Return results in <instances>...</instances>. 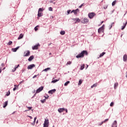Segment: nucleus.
<instances>
[{
  "mask_svg": "<svg viewBox=\"0 0 127 127\" xmlns=\"http://www.w3.org/2000/svg\"><path fill=\"white\" fill-rule=\"evenodd\" d=\"M43 86H41L40 87H39L36 91V94H38V93H40V92H41V91L43 90Z\"/></svg>",
  "mask_w": 127,
  "mask_h": 127,
  "instance_id": "obj_5",
  "label": "nucleus"
},
{
  "mask_svg": "<svg viewBox=\"0 0 127 127\" xmlns=\"http://www.w3.org/2000/svg\"><path fill=\"white\" fill-rule=\"evenodd\" d=\"M43 9H42V8H40L39 9L38 12H41V11H43Z\"/></svg>",
  "mask_w": 127,
  "mask_h": 127,
  "instance_id": "obj_38",
  "label": "nucleus"
},
{
  "mask_svg": "<svg viewBox=\"0 0 127 127\" xmlns=\"http://www.w3.org/2000/svg\"><path fill=\"white\" fill-rule=\"evenodd\" d=\"M71 11V10H67V13L68 14H69V13H70V12Z\"/></svg>",
  "mask_w": 127,
  "mask_h": 127,
  "instance_id": "obj_45",
  "label": "nucleus"
},
{
  "mask_svg": "<svg viewBox=\"0 0 127 127\" xmlns=\"http://www.w3.org/2000/svg\"><path fill=\"white\" fill-rule=\"evenodd\" d=\"M29 117V118H30V119H32V117H31V116H28Z\"/></svg>",
  "mask_w": 127,
  "mask_h": 127,
  "instance_id": "obj_50",
  "label": "nucleus"
},
{
  "mask_svg": "<svg viewBox=\"0 0 127 127\" xmlns=\"http://www.w3.org/2000/svg\"><path fill=\"white\" fill-rule=\"evenodd\" d=\"M23 82V80L20 81V82H19V84H22Z\"/></svg>",
  "mask_w": 127,
  "mask_h": 127,
  "instance_id": "obj_47",
  "label": "nucleus"
},
{
  "mask_svg": "<svg viewBox=\"0 0 127 127\" xmlns=\"http://www.w3.org/2000/svg\"><path fill=\"white\" fill-rule=\"evenodd\" d=\"M58 112L59 113H62L63 112H64V111H65V109L64 108H60L58 109Z\"/></svg>",
  "mask_w": 127,
  "mask_h": 127,
  "instance_id": "obj_12",
  "label": "nucleus"
},
{
  "mask_svg": "<svg viewBox=\"0 0 127 127\" xmlns=\"http://www.w3.org/2000/svg\"><path fill=\"white\" fill-rule=\"evenodd\" d=\"M41 103H44V100H41Z\"/></svg>",
  "mask_w": 127,
  "mask_h": 127,
  "instance_id": "obj_48",
  "label": "nucleus"
},
{
  "mask_svg": "<svg viewBox=\"0 0 127 127\" xmlns=\"http://www.w3.org/2000/svg\"><path fill=\"white\" fill-rule=\"evenodd\" d=\"M36 77H37V75H35L33 77V79H34V78H36Z\"/></svg>",
  "mask_w": 127,
  "mask_h": 127,
  "instance_id": "obj_43",
  "label": "nucleus"
},
{
  "mask_svg": "<svg viewBox=\"0 0 127 127\" xmlns=\"http://www.w3.org/2000/svg\"><path fill=\"white\" fill-rule=\"evenodd\" d=\"M34 59V56H31V57H29V58L28 59V61H32Z\"/></svg>",
  "mask_w": 127,
  "mask_h": 127,
  "instance_id": "obj_14",
  "label": "nucleus"
},
{
  "mask_svg": "<svg viewBox=\"0 0 127 127\" xmlns=\"http://www.w3.org/2000/svg\"><path fill=\"white\" fill-rule=\"evenodd\" d=\"M49 10H50V11H53V9L51 7H49Z\"/></svg>",
  "mask_w": 127,
  "mask_h": 127,
  "instance_id": "obj_37",
  "label": "nucleus"
},
{
  "mask_svg": "<svg viewBox=\"0 0 127 127\" xmlns=\"http://www.w3.org/2000/svg\"><path fill=\"white\" fill-rule=\"evenodd\" d=\"M97 85L98 84L97 83H95L91 86V88H95V87H97Z\"/></svg>",
  "mask_w": 127,
  "mask_h": 127,
  "instance_id": "obj_28",
  "label": "nucleus"
},
{
  "mask_svg": "<svg viewBox=\"0 0 127 127\" xmlns=\"http://www.w3.org/2000/svg\"><path fill=\"white\" fill-rule=\"evenodd\" d=\"M9 95H10V92H9V93H7L6 94V96H9Z\"/></svg>",
  "mask_w": 127,
  "mask_h": 127,
  "instance_id": "obj_42",
  "label": "nucleus"
},
{
  "mask_svg": "<svg viewBox=\"0 0 127 127\" xmlns=\"http://www.w3.org/2000/svg\"><path fill=\"white\" fill-rule=\"evenodd\" d=\"M96 15V14L94 12L89 13H88V17L89 18L92 19L93 17H94Z\"/></svg>",
  "mask_w": 127,
  "mask_h": 127,
  "instance_id": "obj_4",
  "label": "nucleus"
},
{
  "mask_svg": "<svg viewBox=\"0 0 127 127\" xmlns=\"http://www.w3.org/2000/svg\"><path fill=\"white\" fill-rule=\"evenodd\" d=\"M88 22H89V19H88V18H84L83 19V23L87 24V23H88Z\"/></svg>",
  "mask_w": 127,
  "mask_h": 127,
  "instance_id": "obj_9",
  "label": "nucleus"
},
{
  "mask_svg": "<svg viewBox=\"0 0 127 127\" xmlns=\"http://www.w3.org/2000/svg\"><path fill=\"white\" fill-rule=\"evenodd\" d=\"M38 27H39V26L37 25L34 28L35 31H37L38 30Z\"/></svg>",
  "mask_w": 127,
  "mask_h": 127,
  "instance_id": "obj_23",
  "label": "nucleus"
},
{
  "mask_svg": "<svg viewBox=\"0 0 127 127\" xmlns=\"http://www.w3.org/2000/svg\"><path fill=\"white\" fill-rule=\"evenodd\" d=\"M11 44H12V42L11 41H9L8 43V45H11Z\"/></svg>",
  "mask_w": 127,
  "mask_h": 127,
  "instance_id": "obj_39",
  "label": "nucleus"
},
{
  "mask_svg": "<svg viewBox=\"0 0 127 127\" xmlns=\"http://www.w3.org/2000/svg\"><path fill=\"white\" fill-rule=\"evenodd\" d=\"M85 68V64H82V65L80 67V70H83Z\"/></svg>",
  "mask_w": 127,
  "mask_h": 127,
  "instance_id": "obj_26",
  "label": "nucleus"
},
{
  "mask_svg": "<svg viewBox=\"0 0 127 127\" xmlns=\"http://www.w3.org/2000/svg\"><path fill=\"white\" fill-rule=\"evenodd\" d=\"M23 37V34H20L19 37H18V40H19V39H21Z\"/></svg>",
  "mask_w": 127,
  "mask_h": 127,
  "instance_id": "obj_19",
  "label": "nucleus"
},
{
  "mask_svg": "<svg viewBox=\"0 0 127 127\" xmlns=\"http://www.w3.org/2000/svg\"><path fill=\"white\" fill-rule=\"evenodd\" d=\"M39 46H40V45H39V44L35 45L34 47H32L33 50H37V49H38Z\"/></svg>",
  "mask_w": 127,
  "mask_h": 127,
  "instance_id": "obj_7",
  "label": "nucleus"
},
{
  "mask_svg": "<svg viewBox=\"0 0 127 127\" xmlns=\"http://www.w3.org/2000/svg\"><path fill=\"white\" fill-rule=\"evenodd\" d=\"M19 48V47H17L16 48H13L12 49V51H13V52H16V51L18 50Z\"/></svg>",
  "mask_w": 127,
  "mask_h": 127,
  "instance_id": "obj_11",
  "label": "nucleus"
},
{
  "mask_svg": "<svg viewBox=\"0 0 127 127\" xmlns=\"http://www.w3.org/2000/svg\"><path fill=\"white\" fill-rule=\"evenodd\" d=\"M82 82H83V81H82V80H81V79L79 80V82H78V85L80 86L82 84Z\"/></svg>",
  "mask_w": 127,
  "mask_h": 127,
  "instance_id": "obj_31",
  "label": "nucleus"
},
{
  "mask_svg": "<svg viewBox=\"0 0 127 127\" xmlns=\"http://www.w3.org/2000/svg\"><path fill=\"white\" fill-rule=\"evenodd\" d=\"M73 20L74 21H76L75 23H76V22H80V21H81V20H80L79 18H76L75 19H73Z\"/></svg>",
  "mask_w": 127,
  "mask_h": 127,
  "instance_id": "obj_15",
  "label": "nucleus"
},
{
  "mask_svg": "<svg viewBox=\"0 0 127 127\" xmlns=\"http://www.w3.org/2000/svg\"><path fill=\"white\" fill-rule=\"evenodd\" d=\"M119 84L118 83V82H116L114 84V88L116 89V88L117 87V86H118Z\"/></svg>",
  "mask_w": 127,
  "mask_h": 127,
  "instance_id": "obj_27",
  "label": "nucleus"
},
{
  "mask_svg": "<svg viewBox=\"0 0 127 127\" xmlns=\"http://www.w3.org/2000/svg\"><path fill=\"white\" fill-rule=\"evenodd\" d=\"M104 54H106V53H105V52H103L102 53H101V54L100 55L99 57H103V56Z\"/></svg>",
  "mask_w": 127,
  "mask_h": 127,
  "instance_id": "obj_30",
  "label": "nucleus"
},
{
  "mask_svg": "<svg viewBox=\"0 0 127 127\" xmlns=\"http://www.w3.org/2000/svg\"><path fill=\"white\" fill-rule=\"evenodd\" d=\"M14 87H17L16 85H14Z\"/></svg>",
  "mask_w": 127,
  "mask_h": 127,
  "instance_id": "obj_54",
  "label": "nucleus"
},
{
  "mask_svg": "<svg viewBox=\"0 0 127 127\" xmlns=\"http://www.w3.org/2000/svg\"><path fill=\"white\" fill-rule=\"evenodd\" d=\"M70 64H72V62L71 61H68L66 63V65H70Z\"/></svg>",
  "mask_w": 127,
  "mask_h": 127,
  "instance_id": "obj_33",
  "label": "nucleus"
},
{
  "mask_svg": "<svg viewBox=\"0 0 127 127\" xmlns=\"http://www.w3.org/2000/svg\"><path fill=\"white\" fill-rule=\"evenodd\" d=\"M117 127V121H115L114 122V123L112 125V127Z\"/></svg>",
  "mask_w": 127,
  "mask_h": 127,
  "instance_id": "obj_16",
  "label": "nucleus"
},
{
  "mask_svg": "<svg viewBox=\"0 0 127 127\" xmlns=\"http://www.w3.org/2000/svg\"><path fill=\"white\" fill-rule=\"evenodd\" d=\"M1 68H0V73H1Z\"/></svg>",
  "mask_w": 127,
  "mask_h": 127,
  "instance_id": "obj_51",
  "label": "nucleus"
},
{
  "mask_svg": "<svg viewBox=\"0 0 127 127\" xmlns=\"http://www.w3.org/2000/svg\"><path fill=\"white\" fill-rule=\"evenodd\" d=\"M85 55H88V51H83L81 53L76 56V58H83Z\"/></svg>",
  "mask_w": 127,
  "mask_h": 127,
  "instance_id": "obj_1",
  "label": "nucleus"
},
{
  "mask_svg": "<svg viewBox=\"0 0 127 127\" xmlns=\"http://www.w3.org/2000/svg\"><path fill=\"white\" fill-rule=\"evenodd\" d=\"M52 54L51 53H49V55H51Z\"/></svg>",
  "mask_w": 127,
  "mask_h": 127,
  "instance_id": "obj_52",
  "label": "nucleus"
},
{
  "mask_svg": "<svg viewBox=\"0 0 127 127\" xmlns=\"http://www.w3.org/2000/svg\"><path fill=\"white\" fill-rule=\"evenodd\" d=\"M27 109H28V110H26L25 112H27L28 111H30V110H31V109H32V107H27Z\"/></svg>",
  "mask_w": 127,
  "mask_h": 127,
  "instance_id": "obj_25",
  "label": "nucleus"
},
{
  "mask_svg": "<svg viewBox=\"0 0 127 127\" xmlns=\"http://www.w3.org/2000/svg\"><path fill=\"white\" fill-rule=\"evenodd\" d=\"M108 121H109L108 119L105 120L103 122H101V124H100V126H102L104 123H106V122H108Z\"/></svg>",
  "mask_w": 127,
  "mask_h": 127,
  "instance_id": "obj_21",
  "label": "nucleus"
},
{
  "mask_svg": "<svg viewBox=\"0 0 127 127\" xmlns=\"http://www.w3.org/2000/svg\"><path fill=\"white\" fill-rule=\"evenodd\" d=\"M56 92V89H52L51 90L49 91V94H53V93H55Z\"/></svg>",
  "mask_w": 127,
  "mask_h": 127,
  "instance_id": "obj_10",
  "label": "nucleus"
},
{
  "mask_svg": "<svg viewBox=\"0 0 127 127\" xmlns=\"http://www.w3.org/2000/svg\"><path fill=\"white\" fill-rule=\"evenodd\" d=\"M70 83V81H67V82H66L65 83H64V86H67L68 85V84H69Z\"/></svg>",
  "mask_w": 127,
  "mask_h": 127,
  "instance_id": "obj_32",
  "label": "nucleus"
},
{
  "mask_svg": "<svg viewBox=\"0 0 127 127\" xmlns=\"http://www.w3.org/2000/svg\"><path fill=\"white\" fill-rule=\"evenodd\" d=\"M37 119V117H35L34 120V123H35V121H36Z\"/></svg>",
  "mask_w": 127,
  "mask_h": 127,
  "instance_id": "obj_44",
  "label": "nucleus"
},
{
  "mask_svg": "<svg viewBox=\"0 0 127 127\" xmlns=\"http://www.w3.org/2000/svg\"><path fill=\"white\" fill-rule=\"evenodd\" d=\"M49 70H50V67H48L44 70L45 72H47Z\"/></svg>",
  "mask_w": 127,
  "mask_h": 127,
  "instance_id": "obj_34",
  "label": "nucleus"
},
{
  "mask_svg": "<svg viewBox=\"0 0 127 127\" xmlns=\"http://www.w3.org/2000/svg\"><path fill=\"white\" fill-rule=\"evenodd\" d=\"M127 21L124 24V25L122 26V30H124V29L126 28V26H127Z\"/></svg>",
  "mask_w": 127,
  "mask_h": 127,
  "instance_id": "obj_17",
  "label": "nucleus"
},
{
  "mask_svg": "<svg viewBox=\"0 0 127 127\" xmlns=\"http://www.w3.org/2000/svg\"><path fill=\"white\" fill-rule=\"evenodd\" d=\"M65 112L66 113H68V110H67V109H65Z\"/></svg>",
  "mask_w": 127,
  "mask_h": 127,
  "instance_id": "obj_49",
  "label": "nucleus"
},
{
  "mask_svg": "<svg viewBox=\"0 0 127 127\" xmlns=\"http://www.w3.org/2000/svg\"><path fill=\"white\" fill-rule=\"evenodd\" d=\"M104 29H105V25H102L99 29H98V33H104Z\"/></svg>",
  "mask_w": 127,
  "mask_h": 127,
  "instance_id": "obj_3",
  "label": "nucleus"
},
{
  "mask_svg": "<svg viewBox=\"0 0 127 127\" xmlns=\"http://www.w3.org/2000/svg\"><path fill=\"white\" fill-rule=\"evenodd\" d=\"M104 8H105V9H106V8H107V6L106 7H104Z\"/></svg>",
  "mask_w": 127,
  "mask_h": 127,
  "instance_id": "obj_56",
  "label": "nucleus"
},
{
  "mask_svg": "<svg viewBox=\"0 0 127 127\" xmlns=\"http://www.w3.org/2000/svg\"><path fill=\"white\" fill-rule=\"evenodd\" d=\"M34 67H35V64H32L28 66L27 69H32V68H34Z\"/></svg>",
  "mask_w": 127,
  "mask_h": 127,
  "instance_id": "obj_8",
  "label": "nucleus"
},
{
  "mask_svg": "<svg viewBox=\"0 0 127 127\" xmlns=\"http://www.w3.org/2000/svg\"><path fill=\"white\" fill-rule=\"evenodd\" d=\"M49 126V120L45 119L44 123V127H48Z\"/></svg>",
  "mask_w": 127,
  "mask_h": 127,
  "instance_id": "obj_2",
  "label": "nucleus"
},
{
  "mask_svg": "<svg viewBox=\"0 0 127 127\" xmlns=\"http://www.w3.org/2000/svg\"><path fill=\"white\" fill-rule=\"evenodd\" d=\"M84 3L82 4L81 5H80L79 6V8H81V7H82V6H84Z\"/></svg>",
  "mask_w": 127,
  "mask_h": 127,
  "instance_id": "obj_40",
  "label": "nucleus"
},
{
  "mask_svg": "<svg viewBox=\"0 0 127 127\" xmlns=\"http://www.w3.org/2000/svg\"><path fill=\"white\" fill-rule=\"evenodd\" d=\"M60 34H61V35H64V34H65V31H61L60 32Z\"/></svg>",
  "mask_w": 127,
  "mask_h": 127,
  "instance_id": "obj_24",
  "label": "nucleus"
},
{
  "mask_svg": "<svg viewBox=\"0 0 127 127\" xmlns=\"http://www.w3.org/2000/svg\"><path fill=\"white\" fill-rule=\"evenodd\" d=\"M127 55H124L123 56V61L124 62H126L127 61Z\"/></svg>",
  "mask_w": 127,
  "mask_h": 127,
  "instance_id": "obj_18",
  "label": "nucleus"
},
{
  "mask_svg": "<svg viewBox=\"0 0 127 127\" xmlns=\"http://www.w3.org/2000/svg\"><path fill=\"white\" fill-rule=\"evenodd\" d=\"M51 44H52V43H50V44H49V46H50Z\"/></svg>",
  "mask_w": 127,
  "mask_h": 127,
  "instance_id": "obj_57",
  "label": "nucleus"
},
{
  "mask_svg": "<svg viewBox=\"0 0 127 127\" xmlns=\"http://www.w3.org/2000/svg\"><path fill=\"white\" fill-rule=\"evenodd\" d=\"M15 90H16V87H14V88L13 89V91H15Z\"/></svg>",
  "mask_w": 127,
  "mask_h": 127,
  "instance_id": "obj_46",
  "label": "nucleus"
},
{
  "mask_svg": "<svg viewBox=\"0 0 127 127\" xmlns=\"http://www.w3.org/2000/svg\"><path fill=\"white\" fill-rule=\"evenodd\" d=\"M19 67V64H18L17 65H15L14 70H13V72H14L16 69H17Z\"/></svg>",
  "mask_w": 127,
  "mask_h": 127,
  "instance_id": "obj_20",
  "label": "nucleus"
},
{
  "mask_svg": "<svg viewBox=\"0 0 127 127\" xmlns=\"http://www.w3.org/2000/svg\"><path fill=\"white\" fill-rule=\"evenodd\" d=\"M114 106V102H111L110 104V107H113Z\"/></svg>",
  "mask_w": 127,
  "mask_h": 127,
  "instance_id": "obj_41",
  "label": "nucleus"
},
{
  "mask_svg": "<svg viewBox=\"0 0 127 127\" xmlns=\"http://www.w3.org/2000/svg\"><path fill=\"white\" fill-rule=\"evenodd\" d=\"M103 22H104V21L101 22V24H102Z\"/></svg>",
  "mask_w": 127,
  "mask_h": 127,
  "instance_id": "obj_55",
  "label": "nucleus"
},
{
  "mask_svg": "<svg viewBox=\"0 0 127 127\" xmlns=\"http://www.w3.org/2000/svg\"><path fill=\"white\" fill-rule=\"evenodd\" d=\"M7 106V101H5L4 102V104L3 106V108H5V107H6Z\"/></svg>",
  "mask_w": 127,
  "mask_h": 127,
  "instance_id": "obj_29",
  "label": "nucleus"
},
{
  "mask_svg": "<svg viewBox=\"0 0 127 127\" xmlns=\"http://www.w3.org/2000/svg\"><path fill=\"white\" fill-rule=\"evenodd\" d=\"M41 14H42V13H40V12H38V16L39 17H40V16H42Z\"/></svg>",
  "mask_w": 127,
  "mask_h": 127,
  "instance_id": "obj_36",
  "label": "nucleus"
},
{
  "mask_svg": "<svg viewBox=\"0 0 127 127\" xmlns=\"http://www.w3.org/2000/svg\"><path fill=\"white\" fill-rule=\"evenodd\" d=\"M24 54L25 55H24V57L29 56V55H30V52L29 51H27L24 53Z\"/></svg>",
  "mask_w": 127,
  "mask_h": 127,
  "instance_id": "obj_6",
  "label": "nucleus"
},
{
  "mask_svg": "<svg viewBox=\"0 0 127 127\" xmlns=\"http://www.w3.org/2000/svg\"><path fill=\"white\" fill-rule=\"evenodd\" d=\"M116 3H117V1H114L112 2V5H113V6H114V5H115V4H116Z\"/></svg>",
  "mask_w": 127,
  "mask_h": 127,
  "instance_id": "obj_35",
  "label": "nucleus"
},
{
  "mask_svg": "<svg viewBox=\"0 0 127 127\" xmlns=\"http://www.w3.org/2000/svg\"><path fill=\"white\" fill-rule=\"evenodd\" d=\"M126 77H127V71L126 72Z\"/></svg>",
  "mask_w": 127,
  "mask_h": 127,
  "instance_id": "obj_53",
  "label": "nucleus"
},
{
  "mask_svg": "<svg viewBox=\"0 0 127 127\" xmlns=\"http://www.w3.org/2000/svg\"><path fill=\"white\" fill-rule=\"evenodd\" d=\"M77 11H79V9H76V10H73L71 13H72V12H74V14L75 15H76L77 14Z\"/></svg>",
  "mask_w": 127,
  "mask_h": 127,
  "instance_id": "obj_13",
  "label": "nucleus"
},
{
  "mask_svg": "<svg viewBox=\"0 0 127 127\" xmlns=\"http://www.w3.org/2000/svg\"><path fill=\"white\" fill-rule=\"evenodd\" d=\"M60 80V78H59L58 79H55L53 81H52V83H56V82H58Z\"/></svg>",
  "mask_w": 127,
  "mask_h": 127,
  "instance_id": "obj_22",
  "label": "nucleus"
}]
</instances>
